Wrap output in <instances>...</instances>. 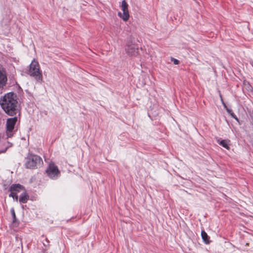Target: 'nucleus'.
Returning a JSON list of instances; mask_svg holds the SVG:
<instances>
[{
  "label": "nucleus",
  "mask_w": 253,
  "mask_h": 253,
  "mask_svg": "<svg viewBox=\"0 0 253 253\" xmlns=\"http://www.w3.org/2000/svg\"><path fill=\"white\" fill-rule=\"evenodd\" d=\"M0 104L5 113L14 116L18 112L17 96L13 92L5 94L0 99Z\"/></svg>",
  "instance_id": "1"
},
{
  "label": "nucleus",
  "mask_w": 253,
  "mask_h": 253,
  "mask_svg": "<svg viewBox=\"0 0 253 253\" xmlns=\"http://www.w3.org/2000/svg\"><path fill=\"white\" fill-rule=\"evenodd\" d=\"M28 74L33 77L37 82L40 83L42 82V72L40 70L38 62L36 60L34 59L29 65Z\"/></svg>",
  "instance_id": "2"
},
{
  "label": "nucleus",
  "mask_w": 253,
  "mask_h": 253,
  "mask_svg": "<svg viewBox=\"0 0 253 253\" xmlns=\"http://www.w3.org/2000/svg\"><path fill=\"white\" fill-rule=\"evenodd\" d=\"M42 163V158L36 155H29L26 158L25 167L28 169H35Z\"/></svg>",
  "instance_id": "3"
},
{
  "label": "nucleus",
  "mask_w": 253,
  "mask_h": 253,
  "mask_svg": "<svg viewBox=\"0 0 253 253\" xmlns=\"http://www.w3.org/2000/svg\"><path fill=\"white\" fill-rule=\"evenodd\" d=\"M47 175L51 179H56L59 177L60 173L57 167L53 163L49 164L46 170Z\"/></svg>",
  "instance_id": "4"
},
{
  "label": "nucleus",
  "mask_w": 253,
  "mask_h": 253,
  "mask_svg": "<svg viewBox=\"0 0 253 253\" xmlns=\"http://www.w3.org/2000/svg\"><path fill=\"white\" fill-rule=\"evenodd\" d=\"M17 121V117L9 118L6 121V134L10 137L13 135V130Z\"/></svg>",
  "instance_id": "5"
},
{
  "label": "nucleus",
  "mask_w": 253,
  "mask_h": 253,
  "mask_svg": "<svg viewBox=\"0 0 253 253\" xmlns=\"http://www.w3.org/2000/svg\"><path fill=\"white\" fill-rule=\"evenodd\" d=\"M10 190L11 191V193L10 194L9 196L12 197L13 199L17 201L18 198V195H17V193L23 191L24 189L23 186L18 184L12 185L10 187Z\"/></svg>",
  "instance_id": "6"
},
{
  "label": "nucleus",
  "mask_w": 253,
  "mask_h": 253,
  "mask_svg": "<svg viewBox=\"0 0 253 253\" xmlns=\"http://www.w3.org/2000/svg\"><path fill=\"white\" fill-rule=\"evenodd\" d=\"M139 52L138 46L132 41L127 43V55L136 56Z\"/></svg>",
  "instance_id": "7"
},
{
  "label": "nucleus",
  "mask_w": 253,
  "mask_h": 253,
  "mask_svg": "<svg viewBox=\"0 0 253 253\" xmlns=\"http://www.w3.org/2000/svg\"><path fill=\"white\" fill-rule=\"evenodd\" d=\"M7 76L3 68L0 66V87H3L7 82Z\"/></svg>",
  "instance_id": "8"
},
{
  "label": "nucleus",
  "mask_w": 253,
  "mask_h": 253,
  "mask_svg": "<svg viewBox=\"0 0 253 253\" xmlns=\"http://www.w3.org/2000/svg\"><path fill=\"white\" fill-rule=\"evenodd\" d=\"M121 7L123 11V13H122L121 12H119L118 13V16L122 18L124 21H126V2L125 0H123Z\"/></svg>",
  "instance_id": "9"
},
{
  "label": "nucleus",
  "mask_w": 253,
  "mask_h": 253,
  "mask_svg": "<svg viewBox=\"0 0 253 253\" xmlns=\"http://www.w3.org/2000/svg\"><path fill=\"white\" fill-rule=\"evenodd\" d=\"M201 236H202V238L204 241V242L206 243V244H209L210 241V240H209V237L208 235V234H207V233L204 231V230H202V232H201Z\"/></svg>",
  "instance_id": "10"
},
{
  "label": "nucleus",
  "mask_w": 253,
  "mask_h": 253,
  "mask_svg": "<svg viewBox=\"0 0 253 253\" xmlns=\"http://www.w3.org/2000/svg\"><path fill=\"white\" fill-rule=\"evenodd\" d=\"M28 198L29 196L25 192H23L20 196L19 202L22 203H26L28 199Z\"/></svg>",
  "instance_id": "11"
},
{
  "label": "nucleus",
  "mask_w": 253,
  "mask_h": 253,
  "mask_svg": "<svg viewBox=\"0 0 253 253\" xmlns=\"http://www.w3.org/2000/svg\"><path fill=\"white\" fill-rule=\"evenodd\" d=\"M219 144L221 145L224 148L228 149L229 148L228 142L225 140H222L220 141Z\"/></svg>",
  "instance_id": "12"
},
{
  "label": "nucleus",
  "mask_w": 253,
  "mask_h": 253,
  "mask_svg": "<svg viewBox=\"0 0 253 253\" xmlns=\"http://www.w3.org/2000/svg\"><path fill=\"white\" fill-rule=\"evenodd\" d=\"M10 212L13 217V222H15L16 221V215L13 208L11 209Z\"/></svg>",
  "instance_id": "13"
},
{
  "label": "nucleus",
  "mask_w": 253,
  "mask_h": 253,
  "mask_svg": "<svg viewBox=\"0 0 253 253\" xmlns=\"http://www.w3.org/2000/svg\"><path fill=\"white\" fill-rule=\"evenodd\" d=\"M171 61L172 62H173V64H175V65H177L179 63V60H178L177 59H176L175 58H171Z\"/></svg>",
  "instance_id": "14"
},
{
  "label": "nucleus",
  "mask_w": 253,
  "mask_h": 253,
  "mask_svg": "<svg viewBox=\"0 0 253 253\" xmlns=\"http://www.w3.org/2000/svg\"><path fill=\"white\" fill-rule=\"evenodd\" d=\"M9 146H11V145L9 144V142H7V145H6V147L3 150L0 151V153L5 152L6 151V150H7V148Z\"/></svg>",
  "instance_id": "15"
},
{
  "label": "nucleus",
  "mask_w": 253,
  "mask_h": 253,
  "mask_svg": "<svg viewBox=\"0 0 253 253\" xmlns=\"http://www.w3.org/2000/svg\"><path fill=\"white\" fill-rule=\"evenodd\" d=\"M230 115H231V116L232 117H233L234 119H235L236 120H237V121H238V118L236 117V116L233 113H231L230 114Z\"/></svg>",
  "instance_id": "16"
},
{
  "label": "nucleus",
  "mask_w": 253,
  "mask_h": 253,
  "mask_svg": "<svg viewBox=\"0 0 253 253\" xmlns=\"http://www.w3.org/2000/svg\"><path fill=\"white\" fill-rule=\"evenodd\" d=\"M227 112L230 114L232 112V110L230 109H229L228 108H227L226 109Z\"/></svg>",
  "instance_id": "17"
},
{
  "label": "nucleus",
  "mask_w": 253,
  "mask_h": 253,
  "mask_svg": "<svg viewBox=\"0 0 253 253\" xmlns=\"http://www.w3.org/2000/svg\"><path fill=\"white\" fill-rule=\"evenodd\" d=\"M222 104H223L224 107L226 109L227 108V107L225 103L224 102H223Z\"/></svg>",
  "instance_id": "18"
},
{
  "label": "nucleus",
  "mask_w": 253,
  "mask_h": 253,
  "mask_svg": "<svg viewBox=\"0 0 253 253\" xmlns=\"http://www.w3.org/2000/svg\"><path fill=\"white\" fill-rule=\"evenodd\" d=\"M222 104H223L224 107L226 109L227 108V107L225 103L224 102H223Z\"/></svg>",
  "instance_id": "19"
},
{
  "label": "nucleus",
  "mask_w": 253,
  "mask_h": 253,
  "mask_svg": "<svg viewBox=\"0 0 253 253\" xmlns=\"http://www.w3.org/2000/svg\"><path fill=\"white\" fill-rule=\"evenodd\" d=\"M220 99H221V102L222 103H223V102H224L223 100V99L222 98V96H221V95L220 94Z\"/></svg>",
  "instance_id": "20"
},
{
  "label": "nucleus",
  "mask_w": 253,
  "mask_h": 253,
  "mask_svg": "<svg viewBox=\"0 0 253 253\" xmlns=\"http://www.w3.org/2000/svg\"><path fill=\"white\" fill-rule=\"evenodd\" d=\"M128 14L127 13V18L128 17Z\"/></svg>",
  "instance_id": "21"
}]
</instances>
